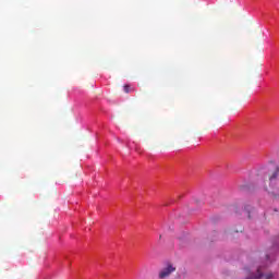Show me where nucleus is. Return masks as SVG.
Returning <instances> with one entry per match:
<instances>
[{
  "label": "nucleus",
  "instance_id": "f257e3e1",
  "mask_svg": "<svg viewBox=\"0 0 279 279\" xmlns=\"http://www.w3.org/2000/svg\"><path fill=\"white\" fill-rule=\"evenodd\" d=\"M173 271H175V267H173V265H168L166 268L159 271V278H169L173 274Z\"/></svg>",
  "mask_w": 279,
  "mask_h": 279
},
{
  "label": "nucleus",
  "instance_id": "f03ea898",
  "mask_svg": "<svg viewBox=\"0 0 279 279\" xmlns=\"http://www.w3.org/2000/svg\"><path fill=\"white\" fill-rule=\"evenodd\" d=\"M279 175V167H276L275 170L269 175V182H274V180H278Z\"/></svg>",
  "mask_w": 279,
  "mask_h": 279
},
{
  "label": "nucleus",
  "instance_id": "20e7f679",
  "mask_svg": "<svg viewBox=\"0 0 279 279\" xmlns=\"http://www.w3.org/2000/svg\"><path fill=\"white\" fill-rule=\"evenodd\" d=\"M271 278H274V274L266 275V279H271Z\"/></svg>",
  "mask_w": 279,
  "mask_h": 279
},
{
  "label": "nucleus",
  "instance_id": "7ed1b4c3",
  "mask_svg": "<svg viewBox=\"0 0 279 279\" xmlns=\"http://www.w3.org/2000/svg\"><path fill=\"white\" fill-rule=\"evenodd\" d=\"M123 90H124V93H130V85H124L123 86Z\"/></svg>",
  "mask_w": 279,
  "mask_h": 279
}]
</instances>
